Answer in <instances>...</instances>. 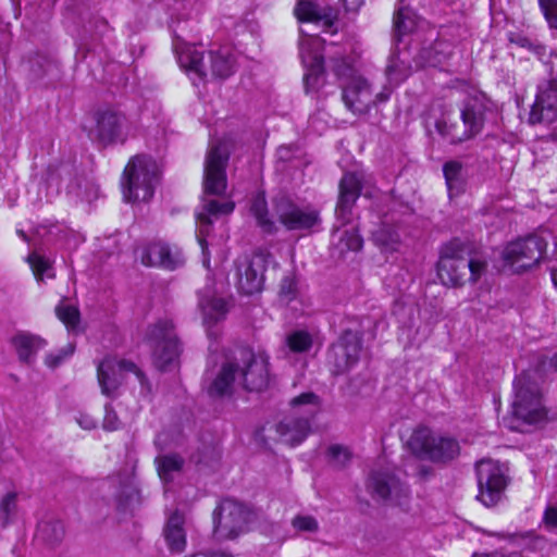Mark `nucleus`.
<instances>
[{
    "label": "nucleus",
    "instance_id": "obj_40",
    "mask_svg": "<svg viewBox=\"0 0 557 557\" xmlns=\"http://www.w3.org/2000/svg\"><path fill=\"white\" fill-rule=\"evenodd\" d=\"M374 243L387 250H395L400 236L394 226L383 224L373 233Z\"/></svg>",
    "mask_w": 557,
    "mask_h": 557
},
{
    "label": "nucleus",
    "instance_id": "obj_10",
    "mask_svg": "<svg viewBox=\"0 0 557 557\" xmlns=\"http://www.w3.org/2000/svg\"><path fill=\"white\" fill-rule=\"evenodd\" d=\"M252 511L232 498L223 499L213 511V534L218 540H233L247 531Z\"/></svg>",
    "mask_w": 557,
    "mask_h": 557
},
{
    "label": "nucleus",
    "instance_id": "obj_3",
    "mask_svg": "<svg viewBox=\"0 0 557 557\" xmlns=\"http://www.w3.org/2000/svg\"><path fill=\"white\" fill-rule=\"evenodd\" d=\"M470 253V247L457 238L443 246L437 262V275L443 285L462 286L467 271L470 273L469 282L476 283L481 278L487 269V262L471 257Z\"/></svg>",
    "mask_w": 557,
    "mask_h": 557
},
{
    "label": "nucleus",
    "instance_id": "obj_63",
    "mask_svg": "<svg viewBox=\"0 0 557 557\" xmlns=\"http://www.w3.org/2000/svg\"><path fill=\"white\" fill-rule=\"evenodd\" d=\"M549 368L557 370V352L549 359Z\"/></svg>",
    "mask_w": 557,
    "mask_h": 557
},
{
    "label": "nucleus",
    "instance_id": "obj_27",
    "mask_svg": "<svg viewBox=\"0 0 557 557\" xmlns=\"http://www.w3.org/2000/svg\"><path fill=\"white\" fill-rule=\"evenodd\" d=\"M307 42H302L300 46V55L302 59L304 65L307 67V73L304 77L306 91L317 90L323 84V75H324V59L321 54H306Z\"/></svg>",
    "mask_w": 557,
    "mask_h": 557
},
{
    "label": "nucleus",
    "instance_id": "obj_47",
    "mask_svg": "<svg viewBox=\"0 0 557 557\" xmlns=\"http://www.w3.org/2000/svg\"><path fill=\"white\" fill-rule=\"evenodd\" d=\"M330 462L336 468H344L351 460L350 450L342 445H332L327 449Z\"/></svg>",
    "mask_w": 557,
    "mask_h": 557
},
{
    "label": "nucleus",
    "instance_id": "obj_22",
    "mask_svg": "<svg viewBox=\"0 0 557 557\" xmlns=\"http://www.w3.org/2000/svg\"><path fill=\"white\" fill-rule=\"evenodd\" d=\"M126 119L120 112L104 110L97 115L96 138L103 145H111L116 141H124V128Z\"/></svg>",
    "mask_w": 557,
    "mask_h": 557
},
{
    "label": "nucleus",
    "instance_id": "obj_59",
    "mask_svg": "<svg viewBox=\"0 0 557 557\" xmlns=\"http://www.w3.org/2000/svg\"><path fill=\"white\" fill-rule=\"evenodd\" d=\"M516 44L519 45L520 47H524V48H528L530 50L531 47H533V41H531L529 38L527 37H519L517 40H516Z\"/></svg>",
    "mask_w": 557,
    "mask_h": 557
},
{
    "label": "nucleus",
    "instance_id": "obj_8",
    "mask_svg": "<svg viewBox=\"0 0 557 557\" xmlns=\"http://www.w3.org/2000/svg\"><path fill=\"white\" fill-rule=\"evenodd\" d=\"M512 412L516 418L528 424H537L546 420L547 411L542 401L539 384L530 372H523L516 377Z\"/></svg>",
    "mask_w": 557,
    "mask_h": 557
},
{
    "label": "nucleus",
    "instance_id": "obj_19",
    "mask_svg": "<svg viewBox=\"0 0 557 557\" xmlns=\"http://www.w3.org/2000/svg\"><path fill=\"white\" fill-rule=\"evenodd\" d=\"M239 379L240 388L260 392L269 384V364L262 356H256L251 350L240 351Z\"/></svg>",
    "mask_w": 557,
    "mask_h": 557
},
{
    "label": "nucleus",
    "instance_id": "obj_20",
    "mask_svg": "<svg viewBox=\"0 0 557 557\" xmlns=\"http://www.w3.org/2000/svg\"><path fill=\"white\" fill-rule=\"evenodd\" d=\"M139 258L146 267H160L171 271L185 263L182 249L163 242L149 243L141 249Z\"/></svg>",
    "mask_w": 557,
    "mask_h": 557
},
{
    "label": "nucleus",
    "instance_id": "obj_57",
    "mask_svg": "<svg viewBox=\"0 0 557 557\" xmlns=\"http://www.w3.org/2000/svg\"><path fill=\"white\" fill-rule=\"evenodd\" d=\"M471 557H523L519 553H510V554H503V553H492V554H478L474 553Z\"/></svg>",
    "mask_w": 557,
    "mask_h": 557
},
{
    "label": "nucleus",
    "instance_id": "obj_39",
    "mask_svg": "<svg viewBox=\"0 0 557 557\" xmlns=\"http://www.w3.org/2000/svg\"><path fill=\"white\" fill-rule=\"evenodd\" d=\"M393 21L394 32L398 38L413 30L416 26V18L413 12L405 5H399L396 9Z\"/></svg>",
    "mask_w": 557,
    "mask_h": 557
},
{
    "label": "nucleus",
    "instance_id": "obj_15",
    "mask_svg": "<svg viewBox=\"0 0 557 557\" xmlns=\"http://www.w3.org/2000/svg\"><path fill=\"white\" fill-rule=\"evenodd\" d=\"M480 499L486 507L498 503L506 486L500 465L491 459H482L475 466Z\"/></svg>",
    "mask_w": 557,
    "mask_h": 557
},
{
    "label": "nucleus",
    "instance_id": "obj_32",
    "mask_svg": "<svg viewBox=\"0 0 557 557\" xmlns=\"http://www.w3.org/2000/svg\"><path fill=\"white\" fill-rule=\"evenodd\" d=\"M449 45L445 41L436 40L429 47H423L416 59L420 66H438L442 65L448 58Z\"/></svg>",
    "mask_w": 557,
    "mask_h": 557
},
{
    "label": "nucleus",
    "instance_id": "obj_58",
    "mask_svg": "<svg viewBox=\"0 0 557 557\" xmlns=\"http://www.w3.org/2000/svg\"><path fill=\"white\" fill-rule=\"evenodd\" d=\"M530 50H532L540 58L544 57L546 53V47L536 42L533 44V47H531Z\"/></svg>",
    "mask_w": 557,
    "mask_h": 557
},
{
    "label": "nucleus",
    "instance_id": "obj_16",
    "mask_svg": "<svg viewBox=\"0 0 557 557\" xmlns=\"http://www.w3.org/2000/svg\"><path fill=\"white\" fill-rule=\"evenodd\" d=\"M546 246L545 238L540 235H530L509 243L503 251V259L519 270H525L539 263Z\"/></svg>",
    "mask_w": 557,
    "mask_h": 557
},
{
    "label": "nucleus",
    "instance_id": "obj_36",
    "mask_svg": "<svg viewBox=\"0 0 557 557\" xmlns=\"http://www.w3.org/2000/svg\"><path fill=\"white\" fill-rule=\"evenodd\" d=\"M250 211L255 216L258 226L268 234H274L277 232L275 222L270 218L268 203L263 195H257L250 206Z\"/></svg>",
    "mask_w": 557,
    "mask_h": 557
},
{
    "label": "nucleus",
    "instance_id": "obj_56",
    "mask_svg": "<svg viewBox=\"0 0 557 557\" xmlns=\"http://www.w3.org/2000/svg\"><path fill=\"white\" fill-rule=\"evenodd\" d=\"M77 422L85 430H92V429L96 428V421L92 418L88 417V416H81L77 419Z\"/></svg>",
    "mask_w": 557,
    "mask_h": 557
},
{
    "label": "nucleus",
    "instance_id": "obj_42",
    "mask_svg": "<svg viewBox=\"0 0 557 557\" xmlns=\"http://www.w3.org/2000/svg\"><path fill=\"white\" fill-rule=\"evenodd\" d=\"M55 314L72 331L77 327L81 320L78 309L63 300L55 307Z\"/></svg>",
    "mask_w": 557,
    "mask_h": 557
},
{
    "label": "nucleus",
    "instance_id": "obj_14",
    "mask_svg": "<svg viewBox=\"0 0 557 557\" xmlns=\"http://www.w3.org/2000/svg\"><path fill=\"white\" fill-rule=\"evenodd\" d=\"M362 337L358 331L346 330L334 343L327 354L329 364L334 374L349 371L359 361Z\"/></svg>",
    "mask_w": 557,
    "mask_h": 557
},
{
    "label": "nucleus",
    "instance_id": "obj_49",
    "mask_svg": "<svg viewBox=\"0 0 557 557\" xmlns=\"http://www.w3.org/2000/svg\"><path fill=\"white\" fill-rule=\"evenodd\" d=\"M549 29L557 30V0H537Z\"/></svg>",
    "mask_w": 557,
    "mask_h": 557
},
{
    "label": "nucleus",
    "instance_id": "obj_31",
    "mask_svg": "<svg viewBox=\"0 0 557 557\" xmlns=\"http://www.w3.org/2000/svg\"><path fill=\"white\" fill-rule=\"evenodd\" d=\"M178 63L188 73H193L197 78L202 79L207 76L208 70L203 53L193 46L184 47L177 55Z\"/></svg>",
    "mask_w": 557,
    "mask_h": 557
},
{
    "label": "nucleus",
    "instance_id": "obj_11",
    "mask_svg": "<svg viewBox=\"0 0 557 557\" xmlns=\"http://www.w3.org/2000/svg\"><path fill=\"white\" fill-rule=\"evenodd\" d=\"M408 445L416 455L434 462H447L460 454V446L456 438L435 436L428 428L414 430Z\"/></svg>",
    "mask_w": 557,
    "mask_h": 557
},
{
    "label": "nucleus",
    "instance_id": "obj_21",
    "mask_svg": "<svg viewBox=\"0 0 557 557\" xmlns=\"http://www.w3.org/2000/svg\"><path fill=\"white\" fill-rule=\"evenodd\" d=\"M234 208L235 203L233 201H220L213 199L205 201L202 211L197 213V239L202 249V263L207 269L210 268V258L208 253L206 237L209 235L210 227L212 225V218L230 214L233 212Z\"/></svg>",
    "mask_w": 557,
    "mask_h": 557
},
{
    "label": "nucleus",
    "instance_id": "obj_18",
    "mask_svg": "<svg viewBox=\"0 0 557 557\" xmlns=\"http://www.w3.org/2000/svg\"><path fill=\"white\" fill-rule=\"evenodd\" d=\"M237 288L242 294L252 295L262 289L267 259L263 253L239 257L235 261Z\"/></svg>",
    "mask_w": 557,
    "mask_h": 557
},
{
    "label": "nucleus",
    "instance_id": "obj_1",
    "mask_svg": "<svg viewBox=\"0 0 557 557\" xmlns=\"http://www.w3.org/2000/svg\"><path fill=\"white\" fill-rule=\"evenodd\" d=\"M334 51L326 52L327 69L334 73L342 84V98L346 108L354 114H367L371 104L385 102L392 90L384 87L374 99L369 82L357 73L355 57L339 47L331 46Z\"/></svg>",
    "mask_w": 557,
    "mask_h": 557
},
{
    "label": "nucleus",
    "instance_id": "obj_51",
    "mask_svg": "<svg viewBox=\"0 0 557 557\" xmlns=\"http://www.w3.org/2000/svg\"><path fill=\"white\" fill-rule=\"evenodd\" d=\"M74 352V346L69 344L66 347L62 348L58 354H49L46 357V364L49 368H57L60 366L64 359L71 356Z\"/></svg>",
    "mask_w": 557,
    "mask_h": 557
},
{
    "label": "nucleus",
    "instance_id": "obj_9",
    "mask_svg": "<svg viewBox=\"0 0 557 557\" xmlns=\"http://www.w3.org/2000/svg\"><path fill=\"white\" fill-rule=\"evenodd\" d=\"M234 140L231 136L212 141L209 145L203 169V189L209 195H222L226 190V166Z\"/></svg>",
    "mask_w": 557,
    "mask_h": 557
},
{
    "label": "nucleus",
    "instance_id": "obj_62",
    "mask_svg": "<svg viewBox=\"0 0 557 557\" xmlns=\"http://www.w3.org/2000/svg\"><path fill=\"white\" fill-rule=\"evenodd\" d=\"M47 182L49 184H53L54 182V171L52 170L51 166L48 168V176H47Z\"/></svg>",
    "mask_w": 557,
    "mask_h": 557
},
{
    "label": "nucleus",
    "instance_id": "obj_50",
    "mask_svg": "<svg viewBox=\"0 0 557 557\" xmlns=\"http://www.w3.org/2000/svg\"><path fill=\"white\" fill-rule=\"evenodd\" d=\"M292 525L300 532L314 533L319 530V523L312 516L298 515L292 520Z\"/></svg>",
    "mask_w": 557,
    "mask_h": 557
},
{
    "label": "nucleus",
    "instance_id": "obj_12",
    "mask_svg": "<svg viewBox=\"0 0 557 557\" xmlns=\"http://www.w3.org/2000/svg\"><path fill=\"white\" fill-rule=\"evenodd\" d=\"M277 221L288 231L311 232L318 230L321 216L312 206H300L286 195L273 199Z\"/></svg>",
    "mask_w": 557,
    "mask_h": 557
},
{
    "label": "nucleus",
    "instance_id": "obj_24",
    "mask_svg": "<svg viewBox=\"0 0 557 557\" xmlns=\"http://www.w3.org/2000/svg\"><path fill=\"white\" fill-rule=\"evenodd\" d=\"M208 63L214 78L225 79L237 69L236 51L230 46H220L208 52Z\"/></svg>",
    "mask_w": 557,
    "mask_h": 557
},
{
    "label": "nucleus",
    "instance_id": "obj_17",
    "mask_svg": "<svg viewBox=\"0 0 557 557\" xmlns=\"http://www.w3.org/2000/svg\"><path fill=\"white\" fill-rule=\"evenodd\" d=\"M531 124L553 125L557 122V73L537 85L534 103L529 114Z\"/></svg>",
    "mask_w": 557,
    "mask_h": 557
},
{
    "label": "nucleus",
    "instance_id": "obj_13",
    "mask_svg": "<svg viewBox=\"0 0 557 557\" xmlns=\"http://www.w3.org/2000/svg\"><path fill=\"white\" fill-rule=\"evenodd\" d=\"M367 488L374 498L393 505H403L409 496L407 484L389 467L373 469L368 478Z\"/></svg>",
    "mask_w": 557,
    "mask_h": 557
},
{
    "label": "nucleus",
    "instance_id": "obj_64",
    "mask_svg": "<svg viewBox=\"0 0 557 557\" xmlns=\"http://www.w3.org/2000/svg\"><path fill=\"white\" fill-rule=\"evenodd\" d=\"M552 281L557 286V267L552 269Z\"/></svg>",
    "mask_w": 557,
    "mask_h": 557
},
{
    "label": "nucleus",
    "instance_id": "obj_5",
    "mask_svg": "<svg viewBox=\"0 0 557 557\" xmlns=\"http://www.w3.org/2000/svg\"><path fill=\"white\" fill-rule=\"evenodd\" d=\"M293 413L285 417L276 432L290 446L300 444L310 433L311 421L319 411V398L313 393H304L292 400Z\"/></svg>",
    "mask_w": 557,
    "mask_h": 557
},
{
    "label": "nucleus",
    "instance_id": "obj_34",
    "mask_svg": "<svg viewBox=\"0 0 557 557\" xmlns=\"http://www.w3.org/2000/svg\"><path fill=\"white\" fill-rule=\"evenodd\" d=\"M158 473L164 483H170L181 473L184 459L177 454L158 456L156 458Z\"/></svg>",
    "mask_w": 557,
    "mask_h": 557
},
{
    "label": "nucleus",
    "instance_id": "obj_25",
    "mask_svg": "<svg viewBox=\"0 0 557 557\" xmlns=\"http://www.w3.org/2000/svg\"><path fill=\"white\" fill-rule=\"evenodd\" d=\"M198 306L207 325L215 324L224 319L228 310L227 302L223 298L215 297L209 287L199 292Z\"/></svg>",
    "mask_w": 557,
    "mask_h": 557
},
{
    "label": "nucleus",
    "instance_id": "obj_60",
    "mask_svg": "<svg viewBox=\"0 0 557 557\" xmlns=\"http://www.w3.org/2000/svg\"><path fill=\"white\" fill-rule=\"evenodd\" d=\"M547 127L550 128L549 133H548V138L553 141H556L557 143V122L553 125H546Z\"/></svg>",
    "mask_w": 557,
    "mask_h": 557
},
{
    "label": "nucleus",
    "instance_id": "obj_29",
    "mask_svg": "<svg viewBox=\"0 0 557 557\" xmlns=\"http://www.w3.org/2000/svg\"><path fill=\"white\" fill-rule=\"evenodd\" d=\"M443 173L450 198L457 197L466 190L468 172L460 161H447L443 165Z\"/></svg>",
    "mask_w": 557,
    "mask_h": 557
},
{
    "label": "nucleus",
    "instance_id": "obj_52",
    "mask_svg": "<svg viewBox=\"0 0 557 557\" xmlns=\"http://www.w3.org/2000/svg\"><path fill=\"white\" fill-rule=\"evenodd\" d=\"M542 523L548 531L557 529V503L546 506L543 512Z\"/></svg>",
    "mask_w": 557,
    "mask_h": 557
},
{
    "label": "nucleus",
    "instance_id": "obj_43",
    "mask_svg": "<svg viewBox=\"0 0 557 557\" xmlns=\"http://www.w3.org/2000/svg\"><path fill=\"white\" fill-rule=\"evenodd\" d=\"M287 346L294 352L308 351L312 346V337L306 331H295L286 338Z\"/></svg>",
    "mask_w": 557,
    "mask_h": 557
},
{
    "label": "nucleus",
    "instance_id": "obj_46",
    "mask_svg": "<svg viewBox=\"0 0 557 557\" xmlns=\"http://www.w3.org/2000/svg\"><path fill=\"white\" fill-rule=\"evenodd\" d=\"M27 262L38 280H42L45 274L48 277H53V274L49 273L51 270V263L47 258L38 255L37 252H32L27 257Z\"/></svg>",
    "mask_w": 557,
    "mask_h": 557
},
{
    "label": "nucleus",
    "instance_id": "obj_23",
    "mask_svg": "<svg viewBox=\"0 0 557 557\" xmlns=\"http://www.w3.org/2000/svg\"><path fill=\"white\" fill-rule=\"evenodd\" d=\"M240 388L239 362L237 359L223 363L208 392L211 396L222 397Z\"/></svg>",
    "mask_w": 557,
    "mask_h": 557
},
{
    "label": "nucleus",
    "instance_id": "obj_48",
    "mask_svg": "<svg viewBox=\"0 0 557 557\" xmlns=\"http://www.w3.org/2000/svg\"><path fill=\"white\" fill-rule=\"evenodd\" d=\"M297 282L294 276L287 275L281 281L278 297L282 304L288 305L297 297Z\"/></svg>",
    "mask_w": 557,
    "mask_h": 557
},
{
    "label": "nucleus",
    "instance_id": "obj_37",
    "mask_svg": "<svg viewBox=\"0 0 557 557\" xmlns=\"http://www.w3.org/2000/svg\"><path fill=\"white\" fill-rule=\"evenodd\" d=\"M30 71L34 79L42 81L45 84H51L60 76L59 65L44 57H38L33 61Z\"/></svg>",
    "mask_w": 557,
    "mask_h": 557
},
{
    "label": "nucleus",
    "instance_id": "obj_55",
    "mask_svg": "<svg viewBox=\"0 0 557 557\" xmlns=\"http://www.w3.org/2000/svg\"><path fill=\"white\" fill-rule=\"evenodd\" d=\"M346 11L357 12L363 4L364 0H341Z\"/></svg>",
    "mask_w": 557,
    "mask_h": 557
},
{
    "label": "nucleus",
    "instance_id": "obj_30",
    "mask_svg": "<svg viewBox=\"0 0 557 557\" xmlns=\"http://www.w3.org/2000/svg\"><path fill=\"white\" fill-rule=\"evenodd\" d=\"M12 343L18 355V359L25 363H32L38 350L46 346V341L28 333L15 335Z\"/></svg>",
    "mask_w": 557,
    "mask_h": 557
},
{
    "label": "nucleus",
    "instance_id": "obj_28",
    "mask_svg": "<svg viewBox=\"0 0 557 557\" xmlns=\"http://www.w3.org/2000/svg\"><path fill=\"white\" fill-rule=\"evenodd\" d=\"M486 112V104L482 97L468 98L461 110V120L472 135L481 132Z\"/></svg>",
    "mask_w": 557,
    "mask_h": 557
},
{
    "label": "nucleus",
    "instance_id": "obj_6",
    "mask_svg": "<svg viewBox=\"0 0 557 557\" xmlns=\"http://www.w3.org/2000/svg\"><path fill=\"white\" fill-rule=\"evenodd\" d=\"M145 341L152 349L154 366L161 371L176 367L181 354V344L171 319L163 318L150 324Z\"/></svg>",
    "mask_w": 557,
    "mask_h": 557
},
{
    "label": "nucleus",
    "instance_id": "obj_41",
    "mask_svg": "<svg viewBox=\"0 0 557 557\" xmlns=\"http://www.w3.org/2000/svg\"><path fill=\"white\" fill-rule=\"evenodd\" d=\"M385 72L391 83L399 84L410 75V66L398 55H392Z\"/></svg>",
    "mask_w": 557,
    "mask_h": 557
},
{
    "label": "nucleus",
    "instance_id": "obj_44",
    "mask_svg": "<svg viewBox=\"0 0 557 557\" xmlns=\"http://www.w3.org/2000/svg\"><path fill=\"white\" fill-rule=\"evenodd\" d=\"M17 510V493L9 492L0 500V520L7 525Z\"/></svg>",
    "mask_w": 557,
    "mask_h": 557
},
{
    "label": "nucleus",
    "instance_id": "obj_26",
    "mask_svg": "<svg viewBox=\"0 0 557 557\" xmlns=\"http://www.w3.org/2000/svg\"><path fill=\"white\" fill-rule=\"evenodd\" d=\"M185 518L180 511H174L166 520L163 535L172 553H183L186 548Z\"/></svg>",
    "mask_w": 557,
    "mask_h": 557
},
{
    "label": "nucleus",
    "instance_id": "obj_2",
    "mask_svg": "<svg viewBox=\"0 0 557 557\" xmlns=\"http://www.w3.org/2000/svg\"><path fill=\"white\" fill-rule=\"evenodd\" d=\"M339 195L335 209L337 223L333 228V240H336L334 250L343 257L347 251H359L363 246V239L359 235L357 226L343 228L352 219V208L360 197L361 181L355 173H345L339 182Z\"/></svg>",
    "mask_w": 557,
    "mask_h": 557
},
{
    "label": "nucleus",
    "instance_id": "obj_7",
    "mask_svg": "<svg viewBox=\"0 0 557 557\" xmlns=\"http://www.w3.org/2000/svg\"><path fill=\"white\" fill-rule=\"evenodd\" d=\"M127 373L136 375L141 385V393H150L149 381L136 363L114 356H107L97 366V379L101 393L109 398L117 397Z\"/></svg>",
    "mask_w": 557,
    "mask_h": 557
},
{
    "label": "nucleus",
    "instance_id": "obj_61",
    "mask_svg": "<svg viewBox=\"0 0 557 557\" xmlns=\"http://www.w3.org/2000/svg\"><path fill=\"white\" fill-rule=\"evenodd\" d=\"M120 483H121V488H120V491H119V492L116 493V495H115V498H116V500H117L119 503H121V502H122V498H123V496H124V494H125V491H124V490H125V487H126V485H125L124 483H122V482H120Z\"/></svg>",
    "mask_w": 557,
    "mask_h": 557
},
{
    "label": "nucleus",
    "instance_id": "obj_35",
    "mask_svg": "<svg viewBox=\"0 0 557 557\" xmlns=\"http://www.w3.org/2000/svg\"><path fill=\"white\" fill-rule=\"evenodd\" d=\"M436 131L441 136L447 138L451 144L461 143L473 137L472 133L463 124L451 122L448 119H441L436 121Z\"/></svg>",
    "mask_w": 557,
    "mask_h": 557
},
{
    "label": "nucleus",
    "instance_id": "obj_45",
    "mask_svg": "<svg viewBox=\"0 0 557 557\" xmlns=\"http://www.w3.org/2000/svg\"><path fill=\"white\" fill-rule=\"evenodd\" d=\"M294 12L301 22H317L321 20L317 5L309 0H298Z\"/></svg>",
    "mask_w": 557,
    "mask_h": 557
},
{
    "label": "nucleus",
    "instance_id": "obj_33",
    "mask_svg": "<svg viewBox=\"0 0 557 557\" xmlns=\"http://www.w3.org/2000/svg\"><path fill=\"white\" fill-rule=\"evenodd\" d=\"M65 535L64 524L60 520H42L38 524L37 539L44 544L54 547L59 545Z\"/></svg>",
    "mask_w": 557,
    "mask_h": 557
},
{
    "label": "nucleus",
    "instance_id": "obj_53",
    "mask_svg": "<svg viewBox=\"0 0 557 557\" xmlns=\"http://www.w3.org/2000/svg\"><path fill=\"white\" fill-rule=\"evenodd\" d=\"M120 426V421L117 414L113 410L111 405H106V416L103 419V428L108 431L117 430Z\"/></svg>",
    "mask_w": 557,
    "mask_h": 557
},
{
    "label": "nucleus",
    "instance_id": "obj_54",
    "mask_svg": "<svg viewBox=\"0 0 557 557\" xmlns=\"http://www.w3.org/2000/svg\"><path fill=\"white\" fill-rule=\"evenodd\" d=\"M189 557H233V554L225 549H218V550H212L208 554H206V553L193 554Z\"/></svg>",
    "mask_w": 557,
    "mask_h": 557
},
{
    "label": "nucleus",
    "instance_id": "obj_4",
    "mask_svg": "<svg viewBox=\"0 0 557 557\" xmlns=\"http://www.w3.org/2000/svg\"><path fill=\"white\" fill-rule=\"evenodd\" d=\"M159 181L156 161L148 156L133 157L123 173V197L127 202L148 201L154 194Z\"/></svg>",
    "mask_w": 557,
    "mask_h": 557
},
{
    "label": "nucleus",
    "instance_id": "obj_38",
    "mask_svg": "<svg viewBox=\"0 0 557 557\" xmlns=\"http://www.w3.org/2000/svg\"><path fill=\"white\" fill-rule=\"evenodd\" d=\"M497 536L530 550L543 549L546 545V540L533 531L523 533H498Z\"/></svg>",
    "mask_w": 557,
    "mask_h": 557
}]
</instances>
